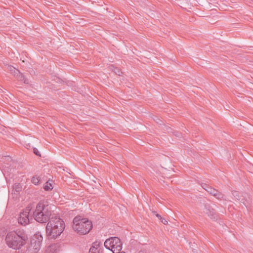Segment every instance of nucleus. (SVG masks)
Listing matches in <instances>:
<instances>
[{
  "label": "nucleus",
  "instance_id": "f257e3e1",
  "mask_svg": "<svg viewBox=\"0 0 253 253\" xmlns=\"http://www.w3.org/2000/svg\"><path fill=\"white\" fill-rule=\"evenodd\" d=\"M28 239L25 231L18 229L8 232L5 237V241L9 248L19 250L27 243Z\"/></svg>",
  "mask_w": 253,
  "mask_h": 253
},
{
  "label": "nucleus",
  "instance_id": "f03ea898",
  "mask_svg": "<svg viewBox=\"0 0 253 253\" xmlns=\"http://www.w3.org/2000/svg\"><path fill=\"white\" fill-rule=\"evenodd\" d=\"M65 228L63 220L58 216H52L46 226L47 236L50 239H55L59 236Z\"/></svg>",
  "mask_w": 253,
  "mask_h": 253
},
{
  "label": "nucleus",
  "instance_id": "7ed1b4c3",
  "mask_svg": "<svg viewBox=\"0 0 253 253\" xmlns=\"http://www.w3.org/2000/svg\"><path fill=\"white\" fill-rule=\"evenodd\" d=\"M35 219L38 222L43 223L49 221L51 217V206L47 201H41L36 206L33 212Z\"/></svg>",
  "mask_w": 253,
  "mask_h": 253
},
{
  "label": "nucleus",
  "instance_id": "20e7f679",
  "mask_svg": "<svg viewBox=\"0 0 253 253\" xmlns=\"http://www.w3.org/2000/svg\"><path fill=\"white\" fill-rule=\"evenodd\" d=\"M73 229L80 235H85L92 228V223L86 218L77 215L73 220Z\"/></svg>",
  "mask_w": 253,
  "mask_h": 253
},
{
  "label": "nucleus",
  "instance_id": "39448f33",
  "mask_svg": "<svg viewBox=\"0 0 253 253\" xmlns=\"http://www.w3.org/2000/svg\"><path fill=\"white\" fill-rule=\"evenodd\" d=\"M104 246L113 253H119L122 249V243L119 238L112 237L106 240Z\"/></svg>",
  "mask_w": 253,
  "mask_h": 253
},
{
  "label": "nucleus",
  "instance_id": "423d86ee",
  "mask_svg": "<svg viewBox=\"0 0 253 253\" xmlns=\"http://www.w3.org/2000/svg\"><path fill=\"white\" fill-rule=\"evenodd\" d=\"M42 236L41 234H37L34 235V238L31 241V246L36 251L40 250L42 241Z\"/></svg>",
  "mask_w": 253,
  "mask_h": 253
},
{
  "label": "nucleus",
  "instance_id": "0eeeda50",
  "mask_svg": "<svg viewBox=\"0 0 253 253\" xmlns=\"http://www.w3.org/2000/svg\"><path fill=\"white\" fill-rule=\"evenodd\" d=\"M30 210L27 209L23 212H21L18 218V222L22 225H26L30 222L29 214Z\"/></svg>",
  "mask_w": 253,
  "mask_h": 253
},
{
  "label": "nucleus",
  "instance_id": "6e6552de",
  "mask_svg": "<svg viewBox=\"0 0 253 253\" xmlns=\"http://www.w3.org/2000/svg\"><path fill=\"white\" fill-rule=\"evenodd\" d=\"M100 242L96 241L92 243L88 253H103V248Z\"/></svg>",
  "mask_w": 253,
  "mask_h": 253
},
{
  "label": "nucleus",
  "instance_id": "1a4fd4ad",
  "mask_svg": "<svg viewBox=\"0 0 253 253\" xmlns=\"http://www.w3.org/2000/svg\"><path fill=\"white\" fill-rule=\"evenodd\" d=\"M202 187L206 190L208 193H209L210 194L214 196L215 195V193L217 192V191L214 188H213L209 186L206 184H203L202 185Z\"/></svg>",
  "mask_w": 253,
  "mask_h": 253
},
{
  "label": "nucleus",
  "instance_id": "9d476101",
  "mask_svg": "<svg viewBox=\"0 0 253 253\" xmlns=\"http://www.w3.org/2000/svg\"><path fill=\"white\" fill-rule=\"evenodd\" d=\"M17 78L18 79L20 80V81H22L24 82V83L26 84H29V81L28 79H26L24 76L20 72H19V74H16V75H15Z\"/></svg>",
  "mask_w": 253,
  "mask_h": 253
},
{
  "label": "nucleus",
  "instance_id": "9b49d317",
  "mask_svg": "<svg viewBox=\"0 0 253 253\" xmlns=\"http://www.w3.org/2000/svg\"><path fill=\"white\" fill-rule=\"evenodd\" d=\"M110 70L114 72L116 75L121 76L122 73V71L118 68L115 67L113 65L109 66Z\"/></svg>",
  "mask_w": 253,
  "mask_h": 253
},
{
  "label": "nucleus",
  "instance_id": "f8f14e48",
  "mask_svg": "<svg viewBox=\"0 0 253 253\" xmlns=\"http://www.w3.org/2000/svg\"><path fill=\"white\" fill-rule=\"evenodd\" d=\"M216 198H217L218 200H225V196L220 192L217 191V192L215 193V195L214 196Z\"/></svg>",
  "mask_w": 253,
  "mask_h": 253
},
{
  "label": "nucleus",
  "instance_id": "ddd939ff",
  "mask_svg": "<svg viewBox=\"0 0 253 253\" xmlns=\"http://www.w3.org/2000/svg\"><path fill=\"white\" fill-rule=\"evenodd\" d=\"M43 189L45 191H49L53 189V186L51 183H50L49 181H47L45 183L43 186Z\"/></svg>",
  "mask_w": 253,
  "mask_h": 253
},
{
  "label": "nucleus",
  "instance_id": "4468645a",
  "mask_svg": "<svg viewBox=\"0 0 253 253\" xmlns=\"http://www.w3.org/2000/svg\"><path fill=\"white\" fill-rule=\"evenodd\" d=\"M8 70L11 71V72L13 74L14 76L16 75V74H19V70H17L14 67L12 66H9L8 67Z\"/></svg>",
  "mask_w": 253,
  "mask_h": 253
},
{
  "label": "nucleus",
  "instance_id": "2eb2a0df",
  "mask_svg": "<svg viewBox=\"0 0 253 253\" xmlns=\"http://www.w3.org/2000/svg\"><path fill=\"white\" fill-rule=\"evenodd\" d=\"M40 178L39 176L35 175L32 178L31 181L35 185H38L40 181Z\"/></svg>",
  "mask_w": 253,
  "mask_h": 253
},
{
  "label": "nucleus",
  "instance_id": "dca6fc26",
  "mask_svg": "<svg viewBox=\"0 0 253 253\" xmlns=\"http://www.w3.org/2000/svg\"><path fill=\"white\" fill-rule=\"evenodd\" d=\"M160 220L164 224L166 225L168 223V221L163 217Z\"/></svg>",
  "mask_w": 253,
  "mask_h": 253
},
{
  "label": "nucleus",
  "instance_id": "f3484780",
  "mask_svg": "<svg viewBox=\"0 0 253 253\" xmlns=\"http://www.w3.org/2000/svg\"><path fill=\"white\" fill-rule=\"evenodd\" d=\"M34 153H35L36 155H37V156H40V153H39V152L38 151V149H36V148H35V149H34Z\"/></svg>",
  "mask_w": 253,
  "mask_h": 253
},
{
  "label": "nucleus",
  "instance_id": "a211bd4d",
  "mask_svg": "<svg viewBox=\"0 0 253 253\" xmlns=\"http://www.w3.org/2000/svg\"><path fill=\"white\" fill-rule=\"evenodd\" d=\"M156 216L158 217L160 219H161L162 218L161 216L158 213L156 214Z\"/></svg>",
  "mask_w": 253,
  "mask_h": 253
},
{
  "label": "nucleus",
  "instance_id": "6ab92c4d",
  "mask_svg": "<svg viewBox=\"0 0 253 253\" xmlns=\"http://www.w3.org/2000/svg\"><path fill=\"white\" fill-rule=\"evenodd\" d=\"M205 207H206V213H209V212H208V211H210V210H207V208L206 206H205Z\"/></svg>",
  "mask_w": 253,
  "mask_h": 253
},
{
  "label": "nucleus",
  "instance_id": "aec40b11",
  "mask_svg": "<svg viewBox=\"0 0 253 253\" xmlns=\"http://www.w3.org/2000/svg\"><path fill=\"white\" fill-rule=\"evenodd\" d=\"M152 213H153V214H154V215H156V214H157V213H156V211H152Z\"/></svg>",
  "mask_w": 253,
  "mask_h": 253
}]
</instances>
